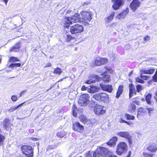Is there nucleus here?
<instances>
[{"label": "nucleus", "instance_id": "1", "mask_svg": "<svg viewBox=\"0 0 157 157\" xmlns=\"http://www.w3.org/2000/svg\"><path fill=\"white\" fill-rule=\"evenodd\" d=\"M111 154L110 151L106 148L99 147L98 148L97 151L93 154L94 157H106Z\"/></svg>", "mask_w": 157, "mask_h": 157}, {"label": "nucleus", "instance_id": "2", "mask_svg": "<svg viewBox=\"0 0 157 157\" xmlns=\"http://www.w3.org/2000/svg\"><path fill=\"white\" fill-rule=\"evenodd\" d=\"M82 21L79 14L78 13H76L71 17H66L64 24L70 25L73 23L81 22Z\"/></svg>", "mask_w": 157, "mask_h": 157}, {"label": "nucleus", "instance_id": "3", "mask_svg": "<svg viewBox=\"0 0 157 157\" xmlns=\"http://www.w3.org/2000/svg\"><path fill=\"white\" fill-rule=\"evenodd\" d=\"M93 98L99 101L106 102L108 101L109 98L108 94L105 93H100L93 95Z\"/></svg>", "mask_w": 157, "mask_h": 157}, {"label": "nucleus", "instance_id": "4", "mask_svg": "<svg viewBox=\"0 0 157 157\" xmlns=\"http://www.w3.org/2000/svg\"><path fill=\"white\" fill-rule=\"evenodd\" d=\"M90 96L87 94H83L79 97L78 103L81 106L87 105L90 102Z\"/></svg>", "mask_w": 157, "mask_h": 157}, {"label": "nucleus", "instance_id": "5", "mask_svg": "<svg viewBox=\"0 0 157 157\" xmlns=\"http://www.w3.org/2000/svg\"><path fill=\"white\" fill-rule=\"evenodd\" d=\"M127 149L128 146L126 144L125 142H121L117 147L116 153L117 155H121Z\"/></svg>", "mask_w": 157, "mask_h": 157}, {"label": "nucleus", "instance_id": "6", "mask_svg": "<svg viewBox=\"0 0 157 157\" xmlns=\"http://www.w3.org/2000/svg\"><path fill=\"white\" fill-rule=\"evenodd\" d=\"M80 14L82 21V22H84L88 25V22L90 21L92 18L91 14L89 12L82 11L80 12Z\"/></svg>", "mask_w": 157, "mask_h": 157}, {"label": "nucleus", "instance_id": "7", "mask_svg": "<svg viewBox=\"0 0 157 157\" xmlns=\"http://www.w3.org/2000/svg\"><path fill=\"white\" fill-rule=\"evenodd\" d=\"M21 150L22 153L26 157H32L33 156V151L31 146H23L21 147Z\"/></svg>", "mask_w": 157, "mask_h": 157}, {"label": "nucleus", "instance_id": "8", "mask_svg": "<svg viewBox=\"0 0 157 157\" xmlns=\"http://www.w3.org/2000/svg\"><path fill=\"white\" fill-rule=\"evenodd\" d=\"M84 28L81 25L76 24L71 26L70 29V32L72 34H75L81 33L83 32Z\"/></svg>", "mask_w": 157, "mask_h": 157}, {"label": "nucleus", "instance_id": "9", "mask_svg": "<svg viewBox=\"0 0 157 157\" xmlns=\"http://www.w3.org/2000/svg\"><path fill=\"white\" fill-rule=\"evenodd\" d=\"M118 136L124 138L128 140L129 144H132V137L130 135L129 132L128 131L121 132L117 133Z\"/></svg>", "mask_w": 157, "mask_h": 157}, {"label": "nucleus", "instance_id": "10", "mask_svg": "<svg viewBox=\"0 0 157 157\" xmlns=\"http://www.w3.org/2000/svg\"><path fill=\"white\" fill-rule=\"evenodd\" d=\"M94 111L95 113L98 115L104 114L106 112L104 107L100 105H97L94 108Z\"/></svg>", "mask_w": 157, "mask_h": 157}, {"label": "nucleus", "instance_id": "11", "mask_svg": "<svg viewBox=\"0 0 157 157\" xmlns=\"http://www.w3.org/2000/svg\"><path fill=\"white\" fill-rule=\"evenodd\" d=\"M113 3L112 7L115 10H118L124 3V0H112Z\"/></svg>", "mask_w": 157, "mask_h": 157}, {"label": "nucleus", "instance_id": "12", "mask_svg": "<svg viewBox=\"0 0 157 157\" xmlns=\"http://www.w3.org/2000/svg\"><path fill=\"white\" fill-rule=\"evenodd\" d=\"M140 5V2L138 0H133L130 5V7L133 11H135Z\"/></svg>", "mask_w": 157, "mask_h": 157}, {"label": "nucleus", "instance_id": "13", "mask_svg": "<svg viewBox=\"0 0 157 157\" xmlns=\"http://www.w3.org/2000/svg\"><path fill=\"white\" fill-rule=\"evenodd\" d=\"M90 79L89 80H87L85 82V83L88 84H90L94 82L95 81H99L100 79V78L96 75H91L90 76Z\"/></svg>", "mask_w": 157, "mask_h": 157}, {"label": "nucleus", "instance_id": "14", "mask_svg": "<svg viewBox=\"0 0 157 157\" xmlns=\"http://www.w3.org/2000/svg\"><path fill=\"white\" fill-rule=\"evenodd\" d=\"M73 129L75 131L81 132L83 130V127L78 122H74L73 124Z\"/></svg>", "mask_w": 157, "mask_h": 157}, {"label": "nucleus", "instance_id": "15", "mask_svg": "<svg viewBox=\"0 0 157 157\" xmlns=\"http://www.w3.org/2000/svg\"><path fill=\"white\" fill-rule=\"evenodd\" d=\"M79 117L81 121L87 124H92L95 121L94 119H88L86 117L83 115H81Z\"/></svg>", "mask_w": 157, "mask_h": 157}, {"label": "nucleus", "instance_id": "16", "mask_svg": "<svg viewBox=\"0 0 157 157\" xmlns=\"http://www.w3.org/2000/svg\"><path fill=\"white\" fill-rule=\"evenodd\" d=\"M128 9L126 8L121 13H118L116 16V18L120 20L123 19L127 15L128 13Z\"/></svg>", "mask_w": 157, "mask_h": 157}, {"label": "nucleus", "instance_id": "17", "mask_svg": "<svg viewBox=\"0 0 157 157\" xmlns=\"http://www.w3.org/2000/svg\"><path fill=\"white\" fill-rule=\"evenodd\" d=\"M100 86L102 90L109 93L112 92L113 89L111 85L100 84Z\"/></svg>", "mask_w": 157, "mask_h": 157}, {"label": "nucleus", "instance_id": "18", "mask_svg": "<svg viewBox=\"0 0 157 157\" xmlns=\"http://www.w3.org/2000/svg\"><path fill=\"white\" fill-rule=\"evenodd\" d=\"M117 140L118 138L117 137L113 136L107 143V144L110 147H114L116 144Z\"/></svg>", "mask_w": 157, "mask_h": 157}, {"label": "nucleus", "instance_id": "19", "mask_svg": "<svg viewBox=\"0 0 157 157\" xmlns=\"http://www.w3.org/2000/svg\"><path fill=\"white\" fill-rule=\"evenodd\" d=\"M129 98H131L133 94H136V90L134 86L132 84H131L129 86Z\"/></svg>", "mask_w": 157, "mask_h": 157}, {"label": "nucleus", "instance_id": "20", "mask_svg": "<svg viewBox=\"0 0 157 157\" xmlns=\"http://www.w3.org/2000/svg\"><path fill=\"white\" fill-rule=\"evenodd\" d=\"M146 109L144 108H140L138 109L137 114V117L139 118L140 116H142L145 115L146 113Z\"/></svg>", "mask_w": 157, "mask_h": 157}, {"label": "nucleus", "instance_id": "21", "mask_svg": "<svg viewBox=\"0 0 157 157\" xmlns=\"http://www.w3.org/2000/svg\"><path fill=\"white\" fill-rule=\"evenodd\" d=\"M155 71V70L154 68H150L147 69H143L140 70V72L144 74H152L154 73Z\"/></svg>", "mask_w": 157, "mask_h": 157}, {"label": "nucleus", "instance_id": "22", "mask_svg": "<svg viewBox=\"0 0 157 157\" xmlns=\"http://www.w3.org/2000/svg\"><path fill=\"white\" fill-rule=\"evenodd\" d=\"M25 103V102L22 103H21L18 105H14L13 106H12L10 108L7 109L6 110L7 111L9 112H12L16 109H17L20 106H22L23 104Z\"/></svg>", "mask_w": 157, "mask_h": 157}, {"label": "nucleus", "instance_id": "23", "mask_svg": "<svg viewBox=\"0 0 157 157\" xmlns=\"http://www.w3.org/2000/svg\"><path fill=\"white\" fill-rule=\"evenodd\" d=\"M98 90V88L95 86H91L88 89V92L90 93H94L97 92Z\"/></svg>", "mask_w": 157, "mask_h": 157}, {"label": "nucleus", "instance_id": "24", "mask_svg": "<svg viewBox=\"0 0 157 157\" xmlns=\"http://www.w3.org/2000/svg\"><path fill=\"white\" fill-rule=\"evenodd\" d=\"M21 45L20 44L18 43L16 44L13 46L11 48L10 50V52H18L19 50Z\"/></svg>", "mask_w": 157, "mask_h": 157}, {"label": "nucleus", "instance_id": "25", "mask_svg": "<svg viewBox=\"0 0 157 157\" xmlns=\"http://www.w3.org/2000/svg\"><path fill=\"white\" fill-rule=\"evenodd\" d=\"M115 12L113 11L112 12L110 15L107 17L105 19V21L106 23H108L110 22L113 19L114 16Z\"/></svg>", "mask_w": 157, "mask_h": 157}, {"label": "nucleus", "instance_id": "26", "mask_svg": "<svg viewBox=\"0 0 157 157\" xmlns=\"http://www.w3.org/2000/svg\"><path fill=\"white\" fill-rule=\"evenodd\" d=\"M10 120L7 118H5L3 121V126L4 128L6 129L10 126Z\"/></svg>", "mask_w": 157, "mask_h": 157}, {"label": "nucleus", "instance_id": "27", "mask_svg": "<svg viewBox=\"0 0 157 157\" xmlns=\"http://www.w3.org/2000/svg\"><path fill=\"white\" fill-rule=\"evenodd\" d=\"M136 109V106L133 103H131L129 105L128 110L131 113H134Z\"/></svg>", "mask_w": 157, "mask_h": 157}, {"label": "nucleus", "instance_id": "28", "mask_svg": "<svg viewBox=\"0 0 157 157\" xmlns=\"http://www.w3.org/2000/svg\"><path fill=\"white\" fill-rule=\"evenodd\" d=\"M148 149L150 151L152 152H155L156 151L157 148L155 144H151L148 147Z\"/></svg>", "mask_w": 157, "mask_h": 157}, {"label": "nucleus", "instance_id": "29", "mask_svg": "<svg viewBox=\"0 0 157 157\" xmlns=\"http://www.w3.org/2000/svg\"><path fill=\"white\" fill-rule=\"evenodd\" d=\"M123 90V86L122 85H120L118 89V90L117 91L116 97L118 98L120 96L121 94H122V91Z\"/></svg>", "mask_w": 157, "mask_h": 157}, {"label": "nucleus", "instance_id": "30", "mask_svg": "<svg viewBox=\"0 0 157 157\" xmlns=\"http://www.w3.org/2000/svg\"><path fill=\"white\" fill-rule=\"evenodd\" d=\"M152 95L150 94H148L146 96V100L148 104H151V99Z\"/></svg>", "mask_w": 157, "mask_h": 157}, {"label": "nucleus", "instance_id": "31", "mask_svg": "<svg viewBox=\"0 0 157 157\" xmlns=\"http://www.w3.org/2000/svg\"><path fill=\"white\" fill-rule=\"evenodd\" d=\"M72 110H73L72 114L73 116L75 117H76L77 116V113L78 111L77 110L76 107L75 105H74L73 106Z\"/></svg>", "mask_w": 157, "mask_h": 157}, {"label": "nucleus", "instance_id": "32", "mask_svg": "<svg viewBox=\"0 0 157 157\" xmlns=\"http://www.w3.org/2000/svg\"><path fill=\"white\" fill-rule=\"evenodd\" d=\"M102 80L104 82H109L110 80V76L109 75H106L104 76L103 77H102Z\"/></svg>", "mask_w": 157, "mask_h": 157}, {"label": "nucleus", "instance_id": "33", "mask_svg": "<svg viewBox=\"0 0 157 157\" xmlns=\"http://www.w3.org/2000/svg\"><path fill=\"white\" fill-rule=\"evenodd\" d=\"M124 116L128 120H134L135 119V117L133 115H131L127 113H125Z\"/></svg>", "mask_w": 157, "mask_h": 157}, {"label": "nucleus", "instance_id": "34", "mask_svg": "<svg viewBox=\"0 0 157 157\" xmlns=\"http://www.w3.org/2000/svg\"><path fill=\"white\" fill-rule=\"evenodd\" d=\"M66 133L64 131H61L58 132L56 134L57 136L59 138H63L66 135Z\"/></svg>", "mask_w": 157, "mask_h": 157}, {"label": "nucleus", "instance_id": "35", "mask_svg": "<svg viewBox=\"0 0 157 157\" xmlns=\"http://www.w3.org/2000/svg\"><path fill=\"white\" fill-rule=\"evenodd\" d=\"M98 60H100L101 63H98V64H102L105 63L107 61V59L106 58H101L98 59Z\"/></svg>", "mask_w": 157, "mask_h": 157}, {"label": "nucleus", "instance_id": "36", "mask_svg": "<svg viewBox=\"0 0 157 157\" xmlns=\"http://www.w3.org/2000/svg\"><path fill=\"white\" fill-rule=\"evenodd\" d=\"M62 73V71L60 68H57L55 69L53 73L56 75H60Z\"/></svg>", "mask_w": 157, "mask_h": 157}, {"label": "nucleus", "instance_id": "37", "mask_svg": "<svg viewBox=\"0 0 157 157\" xmlns=\"http://www.w3.org/2000/svg\"><path fill=\"white\" fill-rule=\"evenodd\" d=\"M5 137L4 136L0 134V146L2 145L3 144V142L5 140Z\"/></svg>", "mask_w": 157, "mask_h": 157}, {"label": "nucleus", "instance_id": "38", "mask_svg": "<svg viewBox=\"0 0 157 157\" xmlns=\"http://www.w3.org/2000/svg\"><path fill=\"white\" fill-rule=\"evenodd\" d=\"M19 61L18 59L16 57H12L10 58V61L11 62H17Z\"/></svg>", "mask_w": 157, "mask_h": 157}, {"label": "nucleus", "instance_id": "39", "mask_svg": "<svg viewBox=\"0 0 157 157\" xmlns=\"http://www.w3.org/2000/svg\"><path fill=\"white\" fill-rule=\"evenodd\" d=\"M21 64L19 63H12L10 65L9 67L10 68H13L15 67H20L21 66Z\"/></svg>", "mask_w": 157, "mask_h": 157}, {"label": "nucleus", "instance_id": "40", "mask_svg": "<svg viewBox=\"0 0 157 157\" xmlns=\"http://www.w3.org/2000/svg\"><path fill=\"white\" fill-rule=\"evenodd\" d=\"M144 73H142V72H140V77L141 78L144 80H147L150 78V76L148 75H143Z\"/></svg>", "mask_w": 157, "mask_h": 157}, {"label": "nucleus", "instance_id": "41", "mask_svg": "<svg viewBox=\"0 0 157 157\" xmlns=\"http://www.w3.org/2000/svg\"><path fill=\"white\" fill-rule=\"evenodd\" d=\"M98 59H100V57L94 59V61L95 63V64L96 66H99L101 65V64H98L99 63H101L100 60H98Z\"/></svg>", "mask_w": 157, "mask_h": 157}, {"label": "nucleus", "instance_id": "42", "mask_svg": "<svg viewBox=\"0 0 157 157\" xmlns=\"http://www.w3.org/2000/svg\"><path fill=\"white\" fill-rule=\"evenodd\" d=\"M150 40V37L149 36H147L144 38V43H145L147 41H149Z\"/></svg>", "mask_w": 157, "mask_h": 157}, {"label": "nucleus", "instance_id": "43", "mask_svg": "<svg viewBox=\"0 0 157 157\" xmlns=\"http://www.w3.org/2000/svg\"><path fill=\"white\" fill-rule=\"evenodd\" d=\"M137 91L139 92L143 89V86L140 85H138L136 86Z\"/></svg>", "mask_w": 157, "mask_h": 157}, {"label": "nucleus", "instance_id": "44", "mask_svg": "<svg viewBox=\"0 0 157 157\" xmlns=\"http://www.w3.org/2000/svg\"><path fill=\"white\" fill-rule=\"evenodd\" d=\"M73 38L70 35H67L66 36V40L67 42L70 41Z\"/></svg>", "mask_w": 157, "mask_h": 157}, {"label": "nucleus", "instance_id": "45", "mask_svg": "<svg viewBox=\"0 0 157 157\" xmlns=\"http://www.w3.org/2000/svg\"><path fill=\"white\" fill-rule=\"evenodd\" d=\"M133 101L134 103L138 105H139L140 103V101L137 98H133Z\"/></svg>", "mask_w": 157, "mask_h": 157}, {"label": "nucleus", "instance_id": "46", "mask_svg": "<svg viewBox=\"0 0 157 157\" xmlns=\"http://www.w3.org/2000/svg\"><path fill=\"white\" fill-rule=\"evenodd\" d=\"M136 81L138 82H140L141 83H144V81L139 78H136Z\"/></svg>", "mask_w": 157, "mask_h": 157}, {"label": "nucleus", "instance_id": "47", "mask_svg": "<svg viewBox=\"0 0 157 157\" xmlns=\"http://www.w3.org/2000/svg\"><path fill=\"white\" fill-rule=\"evenodd\" d=\"M11 99L13 101H16L18 99V98L16 96L12 95L11 97Z\"/></svg>", "mask_w": 157, "mask_h": 157}, {"label": "nucleus", "instance_id": "48", "mask_svg": "<svg viewBox=\"0 0 157 157\" xmlns=\"http://www.w3.org/2000/svg\"><path fill=\"white\" fill-rule=\"evenodd\" d=\"M143 154L144 157H152L153 155V154L150 155L145 153H144Z\"/></svg>", "mask_w": 157, "mask_h": 157}, {"label": "nucleus", "instance_id": "49", "mask_svg": "<svg viewBox=\"0 0 157 157\" xmlns=\"http://www.w3.org/2000/svg\"><path fill=\"white\" fill-rule=\"evenodd\" d=\"M153 79L154 82H157V70L155 75L153 77Z\"/></svg>", "mask_w": 157, "mask_h": 157}, {"label": "nucleus", "instance_id": "50", "mask_svg": "<svg viewBox=\"0 0 157 157\" xmlns=\"http://www.w3.org/2000/svg\"><path fill=\"white\" fill-rule=\"evenodd\" d=\"M146 109L147 110L149 113H151V112L153 111L154 110V109L153 108H147Z\"/></svg>", "mask_w": 157, "mask_h": 157}, {"label": "nucleus", "instance_id": "51", "mask_svg": "<svg viewBox=\"0 0 157 157\" xmlns=\"http://www.w3.org/2000/svg\"><path fill=\"white\" fill-rule=\"evenodd\" d=\"M125 121L122 118H120L118 120V122L121 123H125Z\"/></svg>", "mask_w": 157, "mask_h": 157}, {"label": "nucleus", "instance_id": "52", "mask_svg": "<svg viewBox=\"0 0 157 157\" xmlns=\"http://www.w3.org/2000/svg\"><path fill=\"white\" fill-rule=\"evenodd\" d=\"M88 87H86L85 86H83L81 88V90L83 91L86 90L88 91Z\"/></svg>", "mask_w": 157, "mask_h": 157}, {"label": "nucleus", "instance_id": "53", "mask_svg": "<svg viewBox=\"0 0 157 157\" xmlns=\"http://www.w3.org/2000/svg\"><path fill=\"white\" fill-rule=\"evenodd\" d=\"M86 157H92L91 155L90 154L89 152L86 153Z\"/></svg>", "mask_w": 157, "mask_h": 157}, {"label": "nucleus", "instance_id": "54", "mask_svg": "<svg viewBox=\"0 0 157 157\" xmlns=\"http://www.w3.org/2000/svg\"><path fill=\"white\" fill-rule=\"evenodd\" d=\"M51 66V64L50 63H47L46 66L44 67H50Z\"/></svg>", "mask_w": 157, "mask_h": 157}, {"label": "nucleus", "instance_id": "55", "mask_svg": "<svg viewBox=\"0 0 157 157\" xmlns=\"http://www.w3.org/2000/svg\"><path fill=\"white\" fill-rule=\"evenodd\" d=\"M110 153L111 154H110V155H107V156H108L109 157H117V156L116 155H112V152H110Z\"/></svg>", "mask_w": 157, "mask_h": 157}, {"label": "nucleus", "instance_id": "56", "mask_svg": "<svg viewBox=\"0 0 157 157\" xmlns=\"http://www.w3.org/2000/svg\"><path fill=\"white\" fill-rule=\"evenodd\" d=\"M125 123H126L128 125H131L133 124V123L132 122H128V121H125Z\"/></svg>", "mask_w": 157, "mask_h": 157}, {"label": "nucleus", "instance_id": "57", "mask_svg": "<svg viewBox=\"0 0 157 157\" xmlns=\"http://www.w3.org/2000/svg\"><path fill=\"white\" fill-rule=\"evenodd\" d=\"M108 71L110 73H113V71H112L111 69L108 68Z\"/></svg>", "mask_w": 157, "mask_h": 157}, {"label": "nucleus", "instance_id": "58", "mask_svg": "<svg viewBox=\"0 0 157 157\" xmlns=\"http://www.w3.org/2000/svg\"><path fill=\"white\" fill-rule=\"evenodd\" d=\"M32 140H34L36 141L38 140V139L36 138H32Z\"/></svg>", "mask_w": 157, "mask_h": 157}, {"label": "nucleus", "instance_id": "59", "mask_svg": "<svg viewBox=\"0 0 157 157\" xmlns=\"http://www.w3.org/2000/svg\"><path fill=\"white\" fill-rule=\"evenodd\" d=\"M9 0H3L6 5L7 4V3Z\"/></svg>", "mask_w": 157, "mask_h": 157}, {"label": "nucleus", "instance_id": "60", "mask_svg": "<svg viewBox=\"0 0 157 157\" xmlns=\"http://www.w3.org/2000/svg\"><path fill=\"white\" fill-rule=\"evenodd\" d=\"M155 95L157 97V90H156L155 93Z\"/></svg>", "mask_w": 157, "mask_h": 157}, {"label": "nucleus", "instance_id": "61", "mask_svg": "<svg viewBox=\"0 0 157 157\" xmlns=\"http://www.w3.org/2000/svg\"><path fill=\"white\" fill-rule=\"evenodd\" d=\"M132 72H131L130 73V74H129L130 75H131L132 74Z\"/></svg>", "mask_w": 157, "mask_h": 157}, {"label": "nucleus", "instance_id": "62", "mask_svg": "<svg viewBox=\"0 0 157 157\" xmlns=\"http://www.w3.org/2000/svg\"><path fill=\"white\" fill-rule=\"evenodd\" d=\"M155 99L156 101L157 102V98H155Z\"/></svg>", "mask_w": 157, "mask_h": 157}, {"label": "nucleus", "instance_id": "63", "mask_svg": "<svg viewBox=\"0 0 157 157\" xmlns=\"http://www.w3.org/2000/svg\"><path fill=\"white\" fill-rule=\"evenodd\" d=\"M23 92V91H22V92H21V95H20V96H21V94H22V92Z\"/></svg>", "mask_w": 157, "mask_h": 157}, {"label": "nucleus", "instance_id": "64", "mask_svg": "<svg viewBox=\"0 0 157 157\" xmlns=\"http://www.w3.org/2000/svg\"><path fill=\"white\" fill-rule=\"evenodd\" d=\"M113 23H112L111 25V26H112V25H113Z\"/></svg>", "mask_w": 157, "mask_h": 157}]
</instances>
